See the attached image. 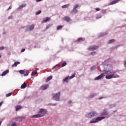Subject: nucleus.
<instances>
[{"instance_id": "1", "label": "nucleus", "mask_w": 126, "mask_h": 126, "mask_svg": "<svg viewBox=\"0 0 126 126\" xmlns=\"http://www.w3.org/2000/svg\"><path fill=\"white\" fill-rule=\"evenodd\" d=\"M116 72H117L111 70L105 71V73H105V74H110V73L111 74V75H106L105 78L106 79H111V78H113L115 75V73H116Z\"/></svg>"}, {"instance_id": "2", "label": "nucleus", "mask_w": 126, "mask_h": 126, "mask_svg": "<svg viewBox=\"0 0 126 126\" xmlns=\"http://www.w3.org/2000/svg\"><path fill=\"white\" fill-rule=\"evenodd\" d=\"M105 117L104 116H101L98 117L97 118L93 119L90 122V124H96V123H98V122H100V121H102V120H104L105 119Z\"/></svg>"}, {"instance_id": "3", "label": "nucleus", "mask_w": 126, "mask_h": 126, "mask_svg": "<svg viewBox=\"0 0 126 126\" xmlns=\"http://www.w3.org/2000/svg\"><path fill=\"white\" fill-rule=\"evenodd\" d=\"M95 116H97V113L95 112L89 113L86 115V118H88V119H91V118H93V117H95Z\"/></svg>"}, {"instance_id": "4", "label": "nucleus", "mask_w": 126, "mask_h": 126, "mask_svg": "<svg viewBox=\"0 0 126 126\" xmlns=\"http://www.w3.org/2000/svg\"><path fill=\"white\" fill-rule=\"evenodd\" d=\"M60 96H61V93L60 92L52 95V96L55 98L56 101H59V100H60Z\"/></svg>"}, {"instance_id": "5", "label": "nucleus", "mask_w": 126, "mask_h": 126, "mask_svg": "<svg viewBox=\"0 0 126 126\" xmlns=\"http://www.w3.org/2000/svg\"><path fill=\"white\" fill-rule=\"evenodd\" d=\"M75 74H76L74 73L69 77H66L65 79H63V82H65L66 83H68V78H70V79H72V78L75 77Z\"/></svg>"}, {"instance_id": "6", "label": "nucleus", "mask_w": 126, "mask_h": 126, "mask_svg": "<svg viewBox=\"0 0 126 126\" xmlns=\"http://www.w3.org/2000/svg\"><path fill=\"white\" fill-rule=\"evenodd\" d=\"M39 113L41 116L44 117V115L47 114V110L41 108L40 109Z\"/></svg>"}, {"instance_id": "7", "label": "nucleus", "mask_w": 126, "mask_h": 126, "mask_svg": "<svg viewBox=\"0 0 126 126\" xmlns=\"http://www.w3.org/2000/svg\"><path fill=\"white\" fill-rule=\"evenodd\" d=\"M98 47L97 46H90L88 48V50L89 51H95V50H97V49H98Z\"/></svg>"}, {"instance_id": "8", "label": "nucleus", "mask_w": 126, "mask_h": 126, "mask_svg": "<svg viewBox=\"0 0 126 126\" xmlns=\"http://www.w3.org/2000/svg\"><path fill=\"white\" fill-rule=\"evenodd\" d=\"M104 74H106V73H101L100 75L98 76L97 77L94 78V80H99V79H101L103 76H104Z\"/></svg>"}, {"instance_id": "9", "label": "nucleus", "mask_w": 126, "mask_h": 126, "mask_svg": "<svg viewBox=\"0 0 126 126\" xmlns=\"http://www.w3.org/2000/svg\"><path fill=\"white\" fill-rule=\"evenodd\" d=\"M63 20L64 21H66L67 22H70L71 21V19L69 16H66L63 18Z\"/></svg>"}, {"instance_id": "10", "label": "nucleus", "mask_w": 126, "mask_h": 126, "mask_svg": "<svg viewBox=\"0 0 126 126\" xmlns=\"http://www.w3.org/2000/svg\"><path fill=\"white\" fill-rule=\"evenodd\" d=\"M42 116L41 115V114H36L32 116L31 118L32 119H37L38 118H42Z\"/></svg>"}, {"instance_id": "11", "label": "nucleus", "mask_w": 126, "mask_h": 126, "mask_svg": "<svg viewBox=\"0 0 126 126\" xmlns=\"http://www.w3.org/2000/svg\"><path fill=\"white\" fill-rule=\"evenodd\" d=\"M120 1H121V0H114L110 2V4H115V3H118V2H120Z\"/></svg>"}, {"instance_id": "12", "label": "nucleus", "mask_w": 126, "mask_h": 126, "mask_svg": "<svg viewBox=\"0 0 126 126\" xmlns=\"http://www.w3.org/2000/svg\"><path fill=\"white\" fill-rule=\"evenodd\" d=\"M78 11V10L77 9L73 8V10L71 11L70 13H71V14H74L77 13Z\"/></svg>"}, {"instance_id": "13", "label": "nucleus", "mask_w": 126, "mask_h": 126, "mask_svg": "<svg viewBox=\"0 0 126 126\" xmlns=\"http://www.w3.org/2000/svg\"><path fill=\"white\" fill-rule=\"evenodd\" d=\"M26 87H27V84L24 82L23 84L21 85V89H24L25 88H26Z\"/></svg>"}, {"instance_id": "14", "label": "nucleus", "mask_w": 126, "mask_h": 126, "mask_svg": "<svg viewBox=\"0 0 126 126\" xmlns=\"http://www.w3.org/2000/svg\"><path fill=\"white\" fill-rule=\"evenodd\" d=\"M16 111L17 112V111H19V110H21L22 109V106L20 105H17L15 107Z\"/></svg>"}, {"instance_id": "15", "label": "nucleus", "mask_w": 126, "mask_h": 126, "mask_svg": "<svg viewBox=\"0 0 126 126\" xmlns=\"http://www.w3.org/2000/svg\"><path fill=\"white\" fill-rule=\"evenodd\" d=\"M108 112L106 111H104L100 113V116H107Z\"/></svg>"}, {"instance_id": "16", "label": "nucleus", "mask_w": 126, "mask_h": 126, "mask_svg": "<svg viewBox=\"0 0 126 126\" xmlns=\"http://www.w3.org/2000/svg\"><path fill=\"white\" fill-rule=\"evenodd\" d=\"M9 72V71L8 70L4 71L1 74V76H4V75H6L7 74V73H8Z\"/></svg>"}, {"instance_id": "17", "label": "nucleus", "mask_w": 126, "mask_h": 126, "mask_svg": "<svg viewBox=\"0 0 126 126\" xmlns=\"http://www.w3.org/2000/svg\"><path fill=\"white\" fill-rule=\"evenodd\" d=\"M52 79H53V76H50L47 78L46 82H49V81H50V80H52Z\"/></svg>"}, {"instance_id": "18", "label": "nucleus", "mask_w": 126, "mask_h": 126, "mask_svg": "<svg viewBox=\"0 0 126 126\" xmlns=\"http://www.w3.org/2000/svg\"><path fill=\"white\" fill-rule=\"evenodd\" d=\"M106 67L108 69V70H110V69H112V68H113V66L111 64H108L106 66Z\"/></svg>"}, {"instance_id": "19", "label": "nucleus", "mask_w": 126, "mask_h": 126, "mask_svg": "<svg viewBox=\"0 0 126 126\" xmlns=\"http://www.w3.org/2000/svg\"><path fill=\"white\" fill-rule=\"evenodd\" d=\"M26 6V4H23L19 6L18 7V9H21V8H23V7H25Z\"/></svg>"}, {"instance_id": "20", "label": "nucleus", "mask_w": 126, "mask_h": 126, "mask_svg": "<svg viewBox=\"0 0 126 126\" xmlns=\"http://www.w3.org/2000/svg\"><path fill=\"white\" fill-rule=\"evenodd\" d=\"M20 62H15L12 65V66H17V65L18 64H20Z\"/></svg>"}, {"instance_id": "21", "label": "nucleus", "mask_w": 126, "mask_h": 126, "mask_svg": "<svg viewBox=\"0 0 126 126\" xmlns=\"http://www.w3.org/2000/svg\"><path fill=\"white\" fill-rule=\"evenodd\" d=\"M69 6V4H65L62 6V8H67Z\"/></svg>"}, {"instance_id": "22", "label": "nucleus", "mask_w": 126, "mask_h": 126, "mask_svg": "<svg viewBox=\"0 0 126 126\" xmlns=\"http://www.w3.org/2000/svg\"><path fill=\"white\" fill-rule=\"evenodd\" d=\"M49 87V85H46L45 86H43L42 87V90H46V89H47V88H48Z\"/></svg>"}, {"instance_id": "23", "label": "nucleus", "mask_w": 126, "mask_h": 126, "mask_svg": "<svg viewBox=\"0 0 126 126\" xmlns=\"http://www.w3.org/2000/svg\"><path fill=\"white\" fill-rule=\"evenodd\" d=\"M114 42H116V40L115 39H112L108 41V44H112V43H114Z\"/></svg>"}, {"instance_id": "24", "label": "nucleus", "mask_w": 126, "mask_h": 126, "mask_svg": "<svg viewBox=\"0 0 126 126\" xmlns=\"http://www.w3.org/2000/svg\"><path fill=\"white\" fill-rule=\"evenodd\" d=\"M50 19H51V18L47 17L46 19L43 20V23H46V22H48V21H49Z\"/></svg>"}, {"instance_id": "25", "label": "nucleus", "mask_w": 126, "mask_h": 126, "mask_svg": "<svg viewBox=\"0 0 126 126\" xmlns=\"http://www.w3.org/2000/svg\"><path fill=\"white\" fill-rule=\"evenodd\" d=\"M19 73H21V74H25V70H20L19 71Z\"/></svg>"}, {"instance_id": "26", "label": "nucleus", "mask_w": 126, "mask_h": 126, "mask_svg": "<svg viewBox=\"0 0 126 126\" xmlns=\"http://www.w3.org/2000/svg\"><path fill=\"white\" fill-rule=\"evenodd\" d=\"M34 25H31V26L30 27V31L33 30V29H34Z\"/></svg>"}, {"instance_id": "27", "label": "nucleus", "mask_w": 126, "mask_h": 126, "mask_svg": "<svg viewBox=\"0 0 126 126\" xmlns=\"http://www.w3.org/2000/svg\"><path fill=\"white\" fill-rule=\"evenodd\" d=\"M65 65H66V62H63L62 64V67H63V66H65Z\"/></svg>"}, {"instance_id": "28", "label": "nucleus", "mask_w": 126, "mask_h": 126, "mask_svg": "<svg viewBox=\"0 0 126 126\" xmlns=\"http://www.w3.org/2000/svg\"><path fill=\"white\" fill-rule=\"evenodd\" d=\"M37 71H33L32 72V75H36V74H37Z\"/></svg>"}, {"instance_id": "29", "label": "nucleus", "mask_w": 126, "mask_h": 126, "mask_svg": "<svg viewBox=\"0 0 126 126\" xmlns=\"http://www.w3.org/2000/svg\"><path fill=\"white\" fill-rule=\"evenodd\" d=\"M52 26H53V24H52L47 25L46 27V29H49V28H50V27H52Z\"/></svg>"}, {"instance_id": "30", "label": "nucleus", "mask_w": 126, "mask_h": 126, "mask_svg": "<svg viewBox=\"0 0 126 126\" xmlns=\"http://www.w3.org/2000/svg\"><path fill=\"white\" fill-rule=\"evenodd\" d=\"M12 95V93H8L6 94V97H9V96H11Z\"/></svg>"}, {"instance_id": "31", "label": "nucleus", "mask_w": 126, "mask_h": 126, "mask_svg": "<svg viewBox=\"0 0 126 126\" xmlns=\"http://www.w3.org/2000/svg\"><path fill=\"white\" fill-rule=\"evenodd\" d=\"M81 41H83V38L82 37L79 38L77 40L78 42H81Z\"/></svg>"}, {"instance_id": "32", "label": "nucleus", "mask_w": 126, "mask_h": 126, "mask_svg": "<svg viewBox=\"0 0 126 126\" xmlns=\"http://www.w3.org/2000/svg\"><path fill=\"white\" fill-rule=\"evenodd\" d=\"M22 119H23V117H19L17 118V121H19V122H21V121H22Z\"/></svg>"}, {"instance_id": "33", "label": "nucleus", "mask_w": 126, "mask_h": 126, "mask_svg": "<svg viewBox=\"0 0 126 126\" xmlns=\"http://www.w3.org/2000/svg\"><path fill=\"white\" fill-rule=\"evenodd\" d=\"M63 29V26H59L57 27V30H61V29Z\"/></svg>"}, {"instance_id": "34", "label": "nucleus", "mask_w": 126, "mask_h": 126, "mask_svg": "<svg viewBox=\"0 0 126 126\" xmlns=\"http://www.w3.org/2000/svg\"><path fill=\"white\" fill-rule=\"evenodd\" d=\"M78 6H79V5L78 4H76L75 6H74L73 8L74 9H76V8H77V7H78Z\"/></svg>"}, {"instance_id": "35", "label": "nucleus", "mask_w": 126, "mask_h": 126, "mask_svg": "<svg viewBox=\"0 0 126 126\" xmlns=\"http://www.w3.org/2000/svg\"><path fill=\"white\" fill-rule=\"evenodd\" d=\"M91 55H92V56H95V55H96V52H93L91 53Z\"/></svg>"}, {"instance_id": "36", "label": "nucleus", "mask_w": 126, "mask_h": 126, "mask_svg": "<svg viewBox=\"0 0 126 126\" xmlns=\"http://www.w3.org/2000/svg\"><path fill=\"white\" fill-rule=\"evenodd\" d=\"M41 12H42V11L39 10L38 11H37V12L36 13V15H38V14H40V13H41Z\"/></svg>"}, {"instance_id": "37", "label": "nucleus", "mask_w": 126, "mask_h": 126, "mask_svg": "<svg viewBox=\"0 0 126 126\" xmlns=\"http://www.w3.org/2000/svg\"><path fill=\"white\" fill-rule=\"evenodd\" d=\"M11 126H17V124L15 123H12Z\"/></svg>"}, {"instance_id": "38", "label": "nucleus", "mask_w": 126, "mask_h": 126, "mask_svg": "<svg viewBox=\"0 0 126 126\" xmlns=\"http://www.w3.org/2000/svg\"><path fill=\"white\" fill-rule=\"evenodd\" d=\"M95 95L94 94H91L89 96V98H93Z\"/></svg>"}, {"instance_id": "39", "label": "nucleus", "mask_w": 126, "mask_h": 126, "mask_svg": "<svg viewBox=\"0 0 126 126\" xmlns=\"http://www.w3.org/2000/svg\"><path fill=\"white\" fill-rule=\"evenodd\" d=\"M4 49V47L1 46L0 47V51H1V50H3Z\"/></svg>"}, {"instance_id": "40", "label": "nucleus", "mask_w": 126, "mask_h": 126, "mask_svg": "<svg viewBox=\"0 0 126 126\" xmlns=\"http://www.w3.org/2000/svg\"><path fill=\"white\" fill-rule=\"evenodd\" d=\"M95 10H96V11H99V10H100V9L98 8H96Z\"/></svg>"}, {"instance_id": "41", "label": "nucleus", "mask_w": 126, "mask_h": 126, "mask_svg": "<svg viewBox=\"0 0 126 126\" xmlns=\"http://www.w3.org/2000/svg\"><path fill=\"white\" fill-rule=\"evenodd\" d=\"M3 102L1 101V102H0V107H1V106H2V104H3Z\"/></svg>"}, {"instance_id": "42", "label": "nucleus", "mask_w": 126, "mask_h": 126, "mask_svg": "<svg viewBox=\"0 0 126 126\" xmlns=\"http://www.w3.org/2000/svg\"><path fill=\"white\" fill-rule=\"evenodd\" d=\"M25 51V49H22L21 50V53H23V52H24Z\"/></svg>"}, {"instance_id": "43", "label": "nucleus", "mask_w": 126, "mask_h": 126, "mask_svg": "<svg viewBox=\"0 0 126 126\" xmlns=\"http://www.w3.org/2000/svg\"><path fill=\"white\" fill-rule=\"evenodd\" d=\"M9 9H11V6H10L7 9V10H9Z\"/></svg>"}, {"instance_id": "44", "label": "nucleus", "mask_w": 126, "mask_h": 126, "mask_svg": "<svg viewBox=\"0 0 126 126\" xmlns=\"http://www.w3.org/2000/svg\"><path fill=\"white\" fill-rule=\"evenodd\" d=\"M28 74H29L28 73H26V74H24V76H27Z\"/></svg>"}, {"instance_id": "45", "label": "nucleus", "mask_w": 126, "mask_h": 126, "mask_svg": "<svg viewBox=\"0 0 126 126\" xmlns=\"http://www.w3.org/2000/svg\"><path fill=\"white\" fill-rule=\"evenodd\" d=\"M71 103H72V101H71V100L68 101V104H71Z\"/></svg>"}, {"instance_id": "46", "label": "nucleus", "mask_w": 126, "mask_h": 126, "mask_svg": "<svg viewBox=\"0 0 126 126\" xmlns=\"http://www.w3.org/2000/svg\"><path fill=\"white\" fill-rule=\"evenodd\" d=\"M95 66H94L92 67V69H95Z\"/></svg>"}, {"instance_id": "47", "label": "nucleus", "mask_w": 126, "mask_h": 126, "mask_svg": "<svg viewBox=\"0 0 126 126\" xmlns=\"http://www.w3.org/2000/svg\"><path fill=\"white\" fill-rule=\"evenodd\" d=\"M12 18V17L10 16L8 17V19H11Z\"/></svg>"}, {"instance_id": "48", "label": "nucleus", "mask_w": 126, "mask_h": 126, "mask_svg": "<svg viewBox=\"0 0 126 126\" xmlns=\"http://www.w3.org/2000/svg\"><path fill=\"white\" fill-rule=\"evenodd\" d=\"M41 0H36V1H37V2L41 1Z\"/></svg>"}, {"instance_id": "49", "label": "nucleus", "mask_w": 126, "mask_h": 126, "mask_svg": "<svg viewBox=\"0 0 126 126\" xmlns=\"http://www.w3.org/2000/svg\"><path fill=\"white\" fill-rule=\"evenodd\" d=\"M1 123H2V121L0 122V126L1 125Z\"/></svg>"}, {"instance_id": "50", "label": "nucleus", "mask_w": 126, "mask_h": 126, "mask_svg": "<svg viewBox=\"0 0 126 126\" xmlns=\"http://www.w3.org/2000/svg\"><path fill=\"white\" fill-rule=\"evenodd\" d=\"M99 100H101V99H103V97H101V98H99Z\"/></svg>"}, {"instance_id": "51", "label": "nucleus", "mask_w": 126, "mask_h": 126, "mask_svg": "<svg viewBox=\"0 0 126 126\" xmlns=\"http://www.w3.org/2000/svg\"><path fill=\"white\" fill-rule=\"evenodd\" d=\"M125 64H126V61H125Z\"/></svg>"}, {"instance_id": "52", "label": "nucleus", "mask_w": 126, "mask_h": 126, "mask_svg": "<svg viewBox=\"0 0 126 126\" xmlns=\"http://www.w3.org/2000/svg\"><path fill=\"white\" fill-rule=\"evenodd\" d=\"M1 58V55H0V58Z\"/></svg>"}, {"instance_id": "53", "label": "nucleus", "mask_w": 126, "mask_h": 126, "mask_svg": "<svg viewBox=\"0 0 126 126\" xmlns=\"http://www.w3.org/2000/svg\"><path fill=\"white\" fill-rule=\"evenodd\" d=\"M96 18H97V19H98V18H98V17H97Z\"/></svg>"}, {"instance_id": "54", "label": "nucleus", "mask_w": 126, "mask_h": 126, "mask_svg": "<svg viewBox=\"0 0 126 126\" xmlns=\"http://www.w3.org/2000/svg\"><path fill=\"white\" fill-rule=\"evenodd\" d=\"M109 116H108L107 118H109Z\"/></svg>"}]
</instances>
